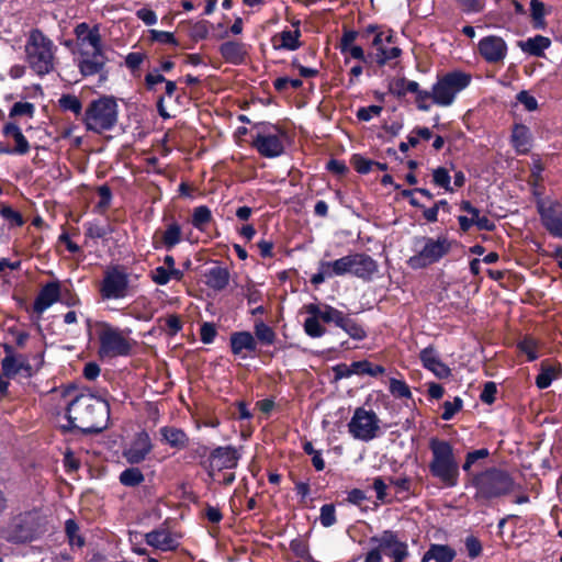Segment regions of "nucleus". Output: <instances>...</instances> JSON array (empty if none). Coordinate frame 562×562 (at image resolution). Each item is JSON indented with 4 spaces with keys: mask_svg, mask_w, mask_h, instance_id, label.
Masks as SVG:
<instances>
[{
    "mask_svg": "<svg viewBox=\"0 0 562 562\" xmlns=\"http://www.w3.org/2000/svg\"><path fill=\"white\" fill-rule=\"evenodd\" d=\"M66 425H61V431L100 434L106 428L110 417V405L106 401L90 394H78L70 401L66 408Z\"/></svg>",
    "mask_w": 562,
    "mask_h": 562,
    "instance_id": "nucleus-1",
    "label": "nucleus"
},
{
    "mask_svg": "<svg viewBox=\"0 0 562 562\" xmlns=\"http://www.w3.org/2000/svg\"><path fill=\"white\" fill-rule=\"evenodd\" d=\"M303 311L308 315L303 328L311 338H321L327 333L322 323L335 325L353 340L361 341L368 337L363 324L353 318L351 313H344L326 303H308L303 305Z\"/></svg>",
    "mask_w": 562,
    "mask_h": 562,
    "instance_id": "nucleus-2",
    "label": "nucleus"
},
{
    "mask_svg": "<svg viewBox=\"0 0 562 562\" xmlns=\"http://www.w3.org/2000/svg\"><path fill=\"white\" fill-rule=\"evenodd\" d=\"M464 486L465 488L473 487L475 490L473 499L484 506L521 488L508 470L496 465L477 471L470 480L465 481Z\"/></svg>",
    "mask_w": 562,
    "mask_h": 562,
    "instance_id": "nucleus-3",
    "label": "nucleus"
},
{
    "mask_svg": "<svg viewBox=\"0 0 562 562\" xmlns=\"http://www.w3.org/2000/svg\"><path fill=\"white\" fill-rule=\"evenodd\" d=\"M431 459L428 470L443 487L452 488L459 484L460 465L454 454V448L448 440L431 437L428 442Z\"/></svg>",
    "mask_w": 562,
    "mask_h": 562,
    "instance_id": "nucleus-4",
    "label": "nucleus"
},
{
    "mask_svg": "<svg viewBox=\"0 0 562 562\" xmlns=\"http://www.w3.org/2000/svg\"><path fill=\"white\" fill-rule=\"evenodd\" d=\"M57 46L38 29L30 30L24 45L25 61L38 77L55 70Z\"/></svg>",
    "mask_w": 562,
    "mask_h": 562,
    "instance_id": "nucleus-5",
    "label": "nucleus"
},
{
    "mask_svg": "<svg viewBox=\"0 0 562 562\" xmlns=\"http://www.w3.org/2000/svg\"><path fill=\"white\" fill-rule=\"evenodd\" d=\"M413 246L415 254L406 260V265L416 271L440 262L452 250L453 240L446 235H439L436 238L416 236Z\"/></svg>",
    "mask_w": 562,
    "mask_h": 562,
    "instance_id": "nucleus-6",
    "label": "nucleus"
},
{
    "mask_svg": "<svg viewBox=\"0 0 562 562\" xmlns=\"http://www.w3.org/2000/svg\"><path fill=\"white\" fill-rule=\"evenodd\" d=\"M119 119V104L113 95H101L92 100L82 115L87 131L102 134L114 128Z\"/></svg>",
    "mask_w": 562,
    "mask_h": 562,
    "instance_id": "nucleus-7",
    "label": "nucleus"
},
{
    "mask_svg": "<svg viewBox=\"0 0 562 562\" xmlns=\"http://www.w3.org/2000/svg\"><path fill=\"white\" fill-rule=\"evenodd\" d=\"M94 326L99 340L98 355L101 359L131 356L133 342L119 327L104 321L95 322Z\"/></svg>",
    "mask_w": 562,
    "mask_h": 562,
    "instance_id": "nucleus-8",
    "label": "nucleus"
},
{
    "mask_svg": "<svg viewBox=\"0 0 562 562\" xmlns=\"http://www.w3.org/2000/svg\"><path fill=\"white\" fill-rule=\"evenodd\" d=\"M255 128L260 131L256 134L251 142L258 154L265 158H276L284 153L283 137L286 132L277 124L270 122H257Z\"/></svg>",
    "mask_w": 562,
    "mask_h": 562,
    "instance_id": "nucleus-9",
    "label": "nucleus"
},
{
    "mask_svg": "<svg viewBox=\"0 0 562 562\" xmlns=\"http://www.w3.org/2000/svg\"><path fill=\"white\" fill-rule=\"evenodd\" d=\"M471 81V74L462 70H451L438 77L434 83V103L439 106L451 105L457 94L467 89Z\"/></svg>",
    "mask_w": 562,
    "mask_h": 562,
    "instance_id": "nucleus-10",
    "label": "nucleus"
},
{
    "mask_svg": "<svg viewBox=\"0 0 562 562\" xmlns=\"http://www.w3.org/2000/svg\"><path fill=\"white\" fill-rule=\"evenodd\" d=\"M99 293L104 301L123 300L133 295L134 289L126 268L121 265L109 267L103 273Z\"/></svg>",
    "mask_w": 562,
    "mask_h": 562,
    "instance_id": "nucleus-11",
    "label": "nucleus"
},
{
    "mask_svg": "<svg viewBox=\"0 0 562 562\" xmlns=\"http://www.w3.org/2000/svg\"><path fill=\"white\" fill-rule=\"evenodd\" d=\"M379 430L380 419L373 411H367L364 407L355 409L348 423V431L355 439L370 441L378 436Z\"/></svg>",
    "mask_w": 562,
    "mask_h": 562,
    "instance_id": "nucleus-12",
    "label": "nucleus"
},
{
    "mask_svg": "<svg viewBox=\"0 0 562 562\" xmlns=\"http://www.w3.org/2000/svg\"><path fill=\"white\" fill-rule=\"evenodd\" d=\"M536 210L548 234L562 239V202L539 196L536 201Z\"/></svg>",
    "mask_w": 562,
    "mask_h": 562,
    "instance_id": "nucleus-13",
    "label": "nucleus"
},
{
    "mask_svg": "<svg viewBox=\"0 0 562 562\" xmlns=\"http://www.w3.org/2000/svg\"><path fill=\"white\" fill-rule=\"evenodd\" d=\"M240 458L241 454L236 447L217 446L211 450L204 471L212 481H215L217 472L236 469Z\"/></svg>",
    "mask_w": 562,
    "mask_h": 562,
    "instance_id": "nucleus-14",
    "label": "nucleus"
},
{
    "mask_svg": "<svg viewBox=\"0 0 562 562\" xmlns=\"http://www.w3.org/2000/svg\"><path fill=\"white\" fill-rule=\"evenodd\" d=\"M229 350L234 357L243 360L247 358H272L274 356L272 352L257 347L256 338L248 330L233 331L229 335Z\"/></svg>",
    "mask_w": 562,
    "mask_h": 562,
    "instance_id": "nucleus-15",
    "label": "nucleus"
},
{
    "mask_svg": "<svg viewBox=\"0 0 562 562\" xmlns=\"http://www.w3.org/2000/svg\"><path fill=\"white\" fill-rule=\"evenodd\" d=\"M371 544H376L382 553L392 558V562H403L408 558V544L400 540L396 531L384 530L380 536H373L369 539Z\"/></svg>",
    "mask_w": 562,
    "mask_h": 562,
    "instance_id": "nucleus-16",
    "label": "nucleus"
},
{
    "mask_svg": "<svg viewBox=\"0 0 562 562\" xmlns=\"http://www.w3.org/2000/svg\"><path fill=\"white\" fill-rule=\"evenodd\" d=\"M165 229H157L151 238V246L155 250L165 248L166 250H172L177 245L183 240V233L181 224L175 218V216H164Z\"/></svg>",
    "mask_w": 562,
    "mask_h": 562,
    "instance_id": "nucleus-17",
    "label": "nucleus"
},
{
    "mask_svg": "<svg viewBox=\"0 0 562 562\" xmlns=\"http://www.w3.org/2000/svg\"><path fill=\"white\" fill-rule=\"evenodd\" d=\"M80 58L78 60V69L83 77H91L100 75L101 79L106 78V74L103 75L108 57L105 56L103 46L92 48V52L81 49L79 52Z\"/></svg>",
    "mask_w": 562,
    "mask_h": 562,
    "instance_id": "nucleus-18",
    "label": "nucleus"
},
{
    "mask_svg": "<svg viewBox=\"0 0 562 562\" xmlns=\"http://www.w3.org/2000/svg\"><path fill=\"white\" fill-rule=\"evenodd\" d=\"M477 50L486 63L498 64L507 56L508 47L503 37L487 35L479 41Z\"/></svg>",
    "mask_w": 562,
    "mask_h": 562,
    "instance_id": "nucleus-19",
    "label": "nucleus"
},
{
    "mask_svg": "<svg viewBox=\"0 0 562 562\" xmlns=\"http://www.w3.org/2000/svg\"><path fill=\"white\" fill-rule=\"evenodd\" d=\"M154 445L146 430L138 431L128 448L124 449L123 457L131 465L139 464L153 451Z\"/></svg>",
    "mask_w": 562,
    "mask_h": 562,
    "instance_id": "nucleus-20",
    "label": "nucleus"
},
{
    "mask_svg": "<svg viewBox=\"0 0 562 562\" xmlns=\"http://www.w3.org/2000/svg\"><path fill=\"white\" fill-rule=\"evenodd\" d=\"M423 367L436 378L443 380L451 375V369L440 359V355L434 345H429L419 352Z\"/></svg>",
    "mask_w": 562,
    "mask_h": 562,
    "instance_id": "nucleus-21",
    "label": "nucleus"
},
{
    "mask_svg": "<svg viewBox=\"0 0 562 562\" xmlns=\"http://www.w3.org/2000/svg\"><path fill=\"white\" fill-rule=\"evenodd\" d=\"M61 299V284L58 280L45 283L33 303V311L42 315L48 307Z\"/></svg>",
    "mask_w": 562,
    "mask_h": 562,
    "instance_id": "nucleus-22",
    "label": "nucleus"
},
{
    "mask_svg": "<svg viewBox=\"0 0 562 562\" xmlns=\"http://www.w3.org/2000/svg\"><path fill=\"white\" fill-rule=\"evenodd\" d=\"M358 38V32L344 26L342 35L339 42V49L342 55L349 54L353 59L362 63H369L371 54L366 55L363 48L360 45H356L355 41Z\"/></svg>",
    "mask_w": 562,
    "mask_h": 562,
    "instance_id": "nucleus-23",
    "label": "nucleus"
},
{
    "mask_svg": "<svg viewBox=\"0 0 562 562\" xmlns=\"http://www.w3.org/2000/svg\"><path fill=\"white\" fill-rule=\"evenodd\" d=\"M378 262L369 255L363 252L352 254V274L364 281L372 280L378 272Z\"/></svg>",
    "mask_w": 562,
    "mask_h": 562,
    "instance_id": "nucleus-24",
    "label": "nucleus"
},
{
    "mask_svg": "<svg viewBox=\"0 0 562 562\" xmlns=\"http://www.w3.org/2000/svg\"><path fill=\"white\" fill-rule=\"evenodd\" d=\"M145 541L148 546L161 551H175L179 542L172 537L168 529H154L145 535Z\"/></svg>",
    "mask_w": 562,
    "mask_h": 562,
    "instance_id": "nucleus-25",
    "label": "nucleus"
},
{
    "mask_svg": "<svg viewBox=\"0 0 562 562\" xmlns=\"http://www.w3.org/2000/svg\"><path fill=\"white\" fill-rule=\"evenodd\" d=\"M74 34L80 46H83L86 44L90 45L92 48L103 46L99 24H95L92 27H90L89 24L86 22L78 23L74 29Z\"/></svg>",
    "mask_w": 562,
    "mask_h": 562,
    "instance_id": "nucleus-26",
    "label": "nucleus"
},
{
    "mask_svg": "<svg viewBox=\"0 0 562 562\" xmlns=\"http://www.w3.org/2000/svg\"><path fill=\"white\" fill-rule=\"evenodd\" d=\"M222 58L231 65H241L247 57L246 44L237 41H226L218 47Z\"/></svg>",
    "mask_w": 562,
    "mask_h": 562,
    "instance_id": "nucleus-27",
    "label": "nucleus"
},
{
    "mask_svg": "<svg viewBox=\"0 0 562 562\" xmlns=\"http://www.w3.org/2000/svg\"><path fill=\"white\" fill-rule=\"evenodd\" d=\"M159 434L161 436L160 440L173 449L183 450L189 447L190 437L181 428L175 426H164L159 429Z\"/></svg>",
    "mask_w": 562,
    "mask_h": 562,
    "instance_id": "nucleus-28",
    "label": "nucleus"
},
{
    "mask_svg": "<svg viewBox=\"0 0 562 562\" xmlns=\"http://www.w3.org/2000/svg\"><path fill=\"white\" fill-rule=\"evenodd\" d=\"M531 133L528 126L522 123H515L512 130L510 143L519 155H526L531 147Z\"/></svg>",
    "mask_w": 562,
    "mask_h": 562,
    "instance_id": "nucleus-29",
    "label": "nucleus"
},
{
    "mask_svg": "<svg viewBox=\"0 0 562 562\" xmlns=\"http://www.w3.org/2000/svg\"><path fill=\"white\" fill-rule=\"evenodd\" d=\"M2 135L4 137H12L14 139L15 146L11 147L13 154L26 155L30 151V143L16 123H5L2 127Z\"/></svg>",
    "mask_w": 562,
    "mask_h": 562,
    "instance_id": "nucleus-30",
    "label": "nucleus"
},
{
    "mask_svg": "<svg viewBox=\"0 0 562 562\" xmlns=\"http://www.w3.org/2000/svg\"><path fill=\"white\" fill-rule=\"evenodd\" d=\"M292 25L295 27L294 31L283 30L281 33H279L278 36L280 37V44H276L277 36L273 37L272 42L274 49L296 50L302 46L300 41V21L293 22Z\"/></svg>",
    "mask_w": 562,
    "mask_h": 562,
    "instance_id": "nucleus-31",
    "label": "nucleus"
},
{
    "mask_svg": "<svg viewBox=\"0 0 562 562\" xmlns=\"http://www.w3.org/2000/svg\"><path fill=\"white\" fill-rule=\"evenodd\" d=\"M551 46V40L543 35H535L526 41H519L518 47L526 54L535 57H544V50Z\"/></svg>",
    "mask_w": 562,
    "mask_h": 562,
    "instance_id": "nucleus-32",
    "label": "nucleus"
},
{
    "mask_svg": "<svg viewBox=\"0 0 562 562\" xmlns=\"http://www.w3.org/2000/svg\"><path fill=\"white\" fill-rule=\"evenodd\" d=\"M205 284L214 291H223L229 283V271L227 268L216 266L209 269L205 274Z\"/></svg>",
    "mask_w": 562,
    "mask_h": 562,
    "instance_id": "nucleus-33",
    "label": "nucleus"
},
{
    "mask_svg": "<svg viewBox=\"0 0 562 562\" xmlns=\"http://www.w3.org/2000/svg\"><path fill=\"white\" fill-rule=\"evenodd\" d=\"M457 553L453 548L448 544L431 543L428 550L424 553L422 562H452Z\"/></svg>",
    "mask_w": 562,
    "mask_h": 562,
    "instance_id": "nucleus-34",
    "label": "nucleus"
},
{
    "mask_svg": "<svg viewBox=\"0 0 562 562\" xmlns=\"http://www.w3.org/2000/svg\"><path fill=\"white\" fill-rule=\"evenodd\" d=\"M65 537L71 550L82 549L86 546V537L81 532L78 521L69 518L65 521Z\"/></svg>",
    "mask_w": 562,
    "mask_h": 562,
    "instance_id": "nucleus-35",
    "label": "nucleus"
},
{
    "mask_svg": "<svg viewBox=\"0 0 562 562\" xmlns=\"http://www.w3.org/2000/svg\"><path fill=\"white\" fill-rule=\"evenodd\" d=\"M561 364L551 366L547 360L542 361L540 364V372L536 376V386L540 390L548 389L553 380L558 379L561 374Z\"/></svg>",
    "mask_w": 562,
    "mask_h": 562,
    "instance_id": "nucleus-36",
    "label": "nucleus"
},
{
    "mask_svg": "<svg viewBox=\"0 0 562 562\" xmlns=\"http://www.w3.org/2000/svg\"><path fill=\"white\" fill-rule=\"evenodd\" d=\"M254 337L257 340V347L272 346L277 341V333L263 321H256L254 324Z\"/></svg>",
    "mask_w": 562,
    "mask_h": 562,
    "instance_id": "nucleus-37",
    "label": "nucleus"
},
{
    "mask_svg": "<svg viewBox=\"0 0 562 562\" xmlns=\"http://www.w3.org/2000/svg\"><path fill=\"white\" fill-rule=\"evenodd\" d=\"M490 457V451L487 448H481L476 450H472L467 452L464 457V461L462 463V470L465 475V481L470 480L472 475H474L476 472L472 470L473 465L480 461L484 460Z\"/></svg>",
    "mask_w": 562,
    "mask_h": 562,
    "instance_id": "nucleus-38",
    "label": "nucleus"
},
{
    "mask_svg": "<svg viewBox=\"0 0 562 562\" xmlns=\"http://www.w3.org/2000/svg\"><path fill=\"white\" fill-rule=\"evenodd\" d=\"M211 450L212 449L204 443H196L195 446L191 447L189 446L187 448L184 458L188 459L190 462H198V464L203 470H205Z\"/></svg>",
    "mask_w": 562,
    "mask_h": 562,
    "instance_id": "nucleus-39",
    "label": "nucleus"
},
{
    "mask_svg": "<svg viewBox=\"0 0 562 562\" xmlns=\"http://www.w3.org/2000/svg\"><path fill=\"white\" fill-rule=\"evenodd\" d=\"M213 221V215L209 206L199 205L193 209L190 223L191 225L200 231L204 232L206 226Z\"/></svg>",
    "mask_w": 562,
    "mask_h": 562,
    "instance_id": "nucleus-40",
    "label": "nucleus"
},
{
    "mask_svg": "<svg viewBox=\"0 0 562 562\" xmlns=\"http://www.w3.org/2000/svg\"><path fill=\"white\" fill-rule=\"evenodd\" d=\"M145 481V475L137 467L123 470L119 475V482L125 487L139 486Z\"/></svg>",
    "mask_w": 562,
    "mask_h": 562,
    "instance_id": "nucleus-41",
    "label": "nucleus"
},
{
    "mask_svg": "<svg viewBox=\"0 0 562 562\" xmlns=\"http://www.w3.org/2000/svg\"><path fill=\"white\" fill-rule=\"evenodd\" d=\"M517 349L527 356V360L532 362L539 358V341L530 335H526L517 342Z\"/></svg>",
    "mask_w": 562,
    "mask_h": 562,
    "instance_id": "nucleus-42",
    "label": "nucleus"
},
{
    "mask_svg": "<svg viewBox=\"0 0 562 562\" xmlns=\"http://www.w3.org/2000/svg\"><path fill=\"white\" fill-rule=\"evenodd\" d=\"M530 15H531V24L535 30H544L547 26V22L544 20L546 16V7L544 3L540 0H531L530 1Z\"/></svg>",
    "mask_w": 562,
    "mask_h": 562,
    "instance_id": "nucleus-43",
    "label": "nucleus"
},
{
    "mask_svg": "<svg viewBox=\"0 0 562 562\" xmlns=\"http://www.w3.org/2000/svg\"><path fill=\"white\" fill-rule=\"evenodd\" d=\"M352 367L357 375L378 376L385 372V368L381 364H374L367 359L353 361Z\"/></svg>",
    "mask_w": 562,
    "mask_h": 562,
    "instance_id": "nucleus-44",
    "label": "nucleus"
},
{
    "mask_svg": "<svg viewBox=\"0 0 562 562\" xmlns=\"http://www.w3.org/2000/svg\"><path fill=\"white\" fill-rule=\"evenodd\" d=\"M58 104L63 111H69L76 116L83 115L82 103L80 99L75 94H63L58 100Z\"/></svg>",
    "mask_w": 562,
    "mask_h": 562,
    "instance_id": "nucleus-45",
    "label": "nucleus"
},
{
    "mask_svg": "<svg viewBox=\"0 0 562 562\" xmlns=\"http://www.w3.org/2000/svg\"><path fill=\"white\" fill-rule=\"evenodd\" d=\"M1 368L7 379L14 378L22 371L20 355L4 357L1 361Z\"/></svg>",
    "mask_w": 562,
    "mask_h": 562,
    "instance_id": "nucleus-46",
    "label": "nucleus"
},
{
    "mask_svg": "<svg viewBox=\"0 0 562 562\" xmlns=\"http://www.w3.org/2000/svg\"><path fill=\"white\" fill-rule=\"evenodd\" d=\"M432 183L436 187L442 188L446 192H453L451 187V176L449 170L445 167H437L432 170Z\"/></svg>",
    "mask_w": 562,
    "mask_h": 562,
    "instance_id": "nucleus-47",
    "label": "nucleus"
},
{
    "mask_svg": "<svg viewBox=\"0 0 562 562\" xmlns=\"http://www.w3.org/2000/svg\"><path fill=\"white\" fill-rule=\"evenodd\" d=\"M290 549L297 558L304 559L307 562H316L310 553V548L306 540L300 537L291 540Z\"/></svg>",
    "mask_w": 562,
    "mask_h": 562,
    "instance_id": "nucleus-48",
    "label": "nucleus"
},
{
    "mask_svg": "<svg viewBox=\"0 0 562 562\" xmlns=\"http://www.w3.org/2000/svg\"><path fill=\"white\" fill-rule=\"evenodd\" d=\"M35 114V105L31 102H15L9 112L10 119L26 116L32 119Z\"/></svg>",
    "mask_w": 562,
    "mask_h": 562,
    "instance_id": "nucleus-49",
    "label": "nucleus"
},
{
    "mask_svg": "<svg viewBox=\"0 0 562 562\" xmlns=\"http://www.w3.org/2000/svg\"><path fill=\"white\" fill-rule=\"evenodd\" d=\"M389 390L395 397L412 398L413 396L407 383L395 378L390 379Z\"/></svg>",
    "mask_w": 562,
    "mask_h": 562,
    "instance_id": "nucleus-50",
    "label": "nucleus"
},
{
    "mask_svg": "<svg viewBox=\"0 0 562 562\" xmlns=\"http://www.w3.org/2000/svg\"><path fill=\"white\" fill-rule=\"evenodd\" d=\"M331 267L334 269L335 277L345 276L347 273L352 274V254L334 260Z\"/></svg>",
    "mask_w": 562,
    "mask_h": 562,
    "instance_id": "nucleus-51",
    "label": "nucleus"
},
{
    "mask_svg": "<svg viewBox=\"0 0 562 562\" xmlns=\"http://www.w3.org/2000/svg\"><path fill=\"white\" fill-rule=\"evenodd\" d=\"M148 33H149V41L150 42H158V43H161V44H168V45H172V46H178L179 45L178 40L176 38L173 33H171V32L159 31V30L151 29V30L148 31Z\"/></svg>",
    "mask_w": 562,
    "mask_h": 562,
    "instance_id": "nucleus-52",
    "label": "nucleus"
},
{
    "mask_svg": "<svg viewBox=\"0 0 562 562\" xmlns=\"http://www.w3.org/2000/svg\"><path fill=\"white\" fill-rule=\"evenodd\" d=\"M169 81L162 74H160L159 69H154L145 75L144 85L147 91L155 92L156 86L159 83H165Z\"/></svg>",
    "mask_w": 562,
    "mask_h": 562,
    "instance_id": "nucleus-53",
    "label": "nucleus"
},
{
    "mask_svg": "<svg viewBox=\"0 0 562 562\" xmlns=\"http://www.w3.org/2000/svg\"><path fill=\"white\" fill-rule=\"evenodd\" d=\"M147 58L145 53L139 52H131L125 56V66L130 69V71L136 76V72L139 71L140 65Z\"/></svg>",
    "mask_w": 562,
    "mask_h": 562,
    "instance_id": "nucleus-54",
    "label": "nucleus"
},
{
    "mask_svg": "<svg viewBox=\"0 0 562 562\" xmlns=\"http://www.w3.org/2000/svg\"><path fill=\"white\" fill-rule=\"evenodd\" d=\"M442 407L443 412L441 414V418L443 420H451L454 415L462 409L463 401L461 397L456 396L452 402L446 401Z\"/></svg>",
    "mask_w": 562,
    "mask_h": 562,
    "instance_id": "nucleus-55",
    "label": "nucleus"
},
{
    "mask_svg": "<svg viewBox=\"0 0 562 562\" xmlns=\"http://www.w3.org/2000/svg\"><path fill=\"white\" fill-rule=\"evenodd\" d=\"M0 215L7 220L12 226L21 227L24 225V218L22 214L11 207L10 205H4L0 209Z\"/></svg>",
    "mask_w": 562,
    "mask_h": 562,
    "instance_id": "nucleus-56",
    "label": "nucleus"
},
{
    "mask_svg": "<svg viewBox=\"0 0 562 562\" xmlns=\"http://www.w3.org/2000/svg\"><path fill=\"white\" fill-rule=\"evenodd\" d=\"M402 55V49L400 47H391L380 49V53L375 54V63L382 67L386 65L390 60L398 58Z\"/></svg>",
    "mask_w": 562,
    "mask_h": 562,
    "instance_id": "nucleus-57",
    "label": "nucleus"
},
{
    "mask_svg": "<svg viewBox=\"0 0 562 562\" xmlns=\"http://www.w3.org/2000/svg\"><path fill=\"white\" fill-rule=\"evenodd\" d=\"M319 521L324 527H331L336 524V508L334 504H324L321 507Z\"/></svg>",
    "mask_w": 562,
    "mask_h": 562,
    "instance_id": "nucleus-58",
    "label": "nucleus"
},
{
    "mask_svg": "<svg viewBox=\"0 0 562 562\" xmlns=\"http://www.w3.org/2000/svg\"><path fill=\"white\" fill-rule=\"evenodd\" d=\"M355 170L360 175H367L372 170L374 160L368 159L359 154H356L351 158Z\"/></svg>",
    "mask_w": 562,
    "mask_h": 562,
    "instance_id": "nucleus-59",
    "label": "nucleus"
},
{
    "mask_svg": "<svg viewBox=\"0 0 562 562\" xmlns=\"http://www.w3.org/2000/svg\"><path fill=\"white\" fill-rule=\"evenodd\" d=\"M383 108L381 105L361 106L356 112V117L361 122H369L373 116H379Z\"/></svg>",
    "mask_w": 562,
    "mask_h": 562,
    "instance_id": "nucleus-60",
    "label": "nucleus"
},
{
    "mask_svg": "<svg viewBox=\"0 0 562 562\" xmlns=\"http://www.w3.org/2000/svg\"><path fill=\"white\" fill-rule=\"evenodd\" d=\"M209 24L206 20L195 22L190 30V37L195 42L205 40L209 35Z\"/></svg>",
    "mask_w": 562,
    "mask_h": 562,
    "instance_id": "nucleus-61",
    "label": "nucleus"
},
{
    "mask_svg": "<svg viewBox=\"0 0 562 562\" xmlns=\"http://www.w3.org/2000/svg\"><path fill=\"white\" fill-rule=\"evenodd\" d=\"M98 194L100 196L99 202L97 203V209L100 211H105L110 207L112 201V190L108 184H102L98 188Z\"/></svg>",
    "mask_w": 562,
    "mask_h": 562,
    "instance_id": "nucleus-62",
    "label": "nucleus"
},
{
    "mask_svg": "<svg viewBox=\"0 0 562 562\" xmlns=\"http://www.w3.org/2000/svg\"><path fill=\"white\" fill-rule=\"evenodd\" d=\"M497 385L493 381H488L484 384V387L480 394L482 403L492 405L496 401Z\"/></svg>",
    "mask_w": 562,
    "mask_h": 562,
    "instance_id": "nucleus-63",
    "label": "nucleus"
},
{
    "mask_svg": "<svg viewBox=\"0 0 562 562\" xmlns=\"http://www.w3.org/2000/svg\"><path fill=\"white\" fill-rule=\"evenodd\" d=\"M183 327V323L179 315L171 314L165 319V329L168 336H176Z\"/></svg>",
    "mask_w": 562,
    "mask_h": 562,
    "instance_id": "nucleus-64",
    "label": "nucleus"
}]
</instances>
